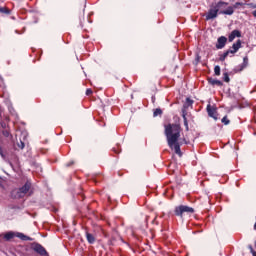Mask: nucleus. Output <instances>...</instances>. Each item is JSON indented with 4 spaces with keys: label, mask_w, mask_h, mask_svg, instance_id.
Segmentation results:
<instances>
[{
    "label": "nucleus",
    "mask_w": 256,
    "mask_h": 256,
    "mask_svg": "<svg viewBox=\"0 0 256 256\" xmlns=\"http://www.w3.org/2000/svg\"><path fill=\"white\" fill-rule=\"evenodd\" d=\"M165 136L168 147L174 149L176 155L181 157V145L187 143L185 139H181V126L177 124H168L165 126Z\"/></svg>",
    "instance_id": "1"
},
{
    "label": "nucleus",
    "mask_w": 256,
    "mask_h": 256,
    "mask_svg": "<svg viewBox=\"0 0 256 256\" xmlns=\"http://www.w3.org/2000/svg\"><path fill=\"white\" fill-rule=\"evenodd\" d=\"M0 13H9V10L6 8H0Z\"/></svg>",
    "instance_id": "25"
},
{
    "label": "nucleus",
    "mask_w": 256,
    "mask_h": 256,
    "mask_svg": "<svg viewBox=\"0 0 256 256\" xmlns=\"http://www.w3.org/2000/svg\"><path fill=\"white\" fill-rule=\"evenodd\" d=\"M249 248H250V251H251L252 255L256 256L255 251H253V247L250 246Z\"/></svg>",
    "instance_id": "28"
},
{
    "label": "nucleus",
    "mask_w": 256,
    "mask_h": 256,
    "mask_svg": "<svg viewBox=\"0 0 256 256\" xmlns=\"http://www.w3.org/2000/svg\"><path fill=\"white\" fill-rule=\"evenodd\" d=\"M16 237H18L19 239H21L22 241H33V239H31V237L26 236L23 233H16Z\"/></svg>",
    "instance_id": "12"
},
{
    "label": "nucleus",
    "mask_w": 256,
    "mask_h": 256,
    "mask_svg": "<svg viewBox=\"0 0 256 256\" xmlns=\"http://www.w3.org/2000/svg\"><path fill=\"white\" fill-rule=\"evenodd\" d=\"M13 237H15V233H13V232H8V233H6V234L4 235V239H5L6 241H10V239H13Z\"/></svg>",
    "instance_id": "15"
},
{
    "label": "nucleus",
    "mask_w": 256,
    "mask_h": 256,
    "mask_svg": "<svg viewBox=\"0 0 256 256\" xmlns=\"http://www.w3.org/2000/svg\"><path fill=\"white\" fill-rule=\"evenodd\" d=\"M226 44H227V37L221 36L217 40L216 48L223 49V47H225Z\"/></svg>",
    "instance_id": "6"
},
{
    "label": "nucleus",
    "mask_w": 256,
    "mask_h": 256,
    "mask_svg": "<svg viewBox=\"0 0 256 256\" xmlns=\"http://www.w3.org/2000/svg\"><path fill=\"white\" fill-rule=\"evenodd\" d=\"M18 147L20 149H24L25 148V143H23V142L18 143Z\"/></svg>",
    "instance_id": "26"
},
{
    "label": "nucleus",
    "mask_w": 256,
    "mask_h": 256,
    "mask_svg": "<svg viewBox=\"0 0 256 256\" xmlns=\"http://www.w3.org/2000/svg\"><path fill=\"white\" fill-rule=\"evenodd\" d=\"M209 84L210 85H217L218 87H221L223 85V82H221L220 80H217V79L210 78L209 79Z\"/></svg>",
    "instance_id": "13"
},
{
    "label": "nucleus",
    "mask_w": 256,
    "mask_h": 256,
    "mask_svg": "<svg viewBox=\"0 0 256 256\" xmlns=\"http://www.w3.org/2000/svg\"><path fill=\"white\" fill-rule=\"evenodd\" d=\"M31 189V183L27 182L22 188L16 189L12 192V197L14 199H21L29 193V190Z\"/></svg>",
    "instance_id": "2"
},
{
    "label": "nucleus",
    "mask_w": 256,
    "mask_h": 256,
    "mask_svg": "<svg viewBox=\"0 0 256 256\" xmlns=\"http://www.w3.org/2000/svg\"><path fill=\"white\" fill-rule=\"evenodd\" d=\"M241 5H243V4L240 2H236L232 7H233V9H239V7H241Z\"/></svg>",
    "instance_id": "23"
},
{
    "label": "nucleus",
    "mask_w": 256,
    "mask_h": 256,
    "mask_svg": "<svg viewBox=\"0 0 256 256\" xmlns=\"http://www.w3.org/2000/svg\"><path fill=\"white\" fill-rule=\"evenodd\" d=\"M221 121H222V123H224L225 125H229V123H231V121H229V118H227V116H224Z\"/></svg>",
    "instance_id": "19"
},
{
    "label": "nucleus",
    "mask_w": 256,
    "mask_h": 256,
    "mask_svg": "<svg viewBox=\"0 0 256 256\" xmlns=\"http://www.w3.org/2000/svg\"><path fill=\"white\" fill-rule=\"evenodd\" d=\"M0 155H1V157H4L3 150L1 148H0Z\"/></svg>",
    "instance_id": "30"
},
{
    "label": "nucleus",
    "mask_w": 256,
    "mask_h": 256,
    "mask_svg": "<svg viewBox=\"0 0 256 256\" xmlns=\"http://www.w3.org/2000/svg\"><path fill=\"white\" fill-rule=\"evenodd\" d=\"M195 210L192 207L189 206H179L175 209V214L178 217H181V215H183V213H194Z\"/></svg>",
    "instance_id": "3"
},
{
    "label": "nucleus",
    "mask_w": 256,
    "mask_h": 256,
    "mask_svg": "<svg viewBox=\"0 0 256 256\" xmlns=\"http://www.w3.org/2000/svg\"><path fill=\"white\" fill-rule=\"evenodd\" d=\"M191 105H193V101L191 99L187 98L186 103H185V107H189Z\"/></svg>",
    "instance_id": "21"
},
{
    "label": "nucleus",
    "mask_w": 256,
    "mask_h": 256,
    "mask_svg": "<svg viewBox=\"0 0 256 256\" xmlns=\"http://www.w3.org/2000/svg\"><path fill=\"white\" fill-rule=\"evenodd\" d=\"M235 37H241V32L239 30H233L229 35L228 39L231 42L235 40Z\"/></svg>",
    "instance_id": "10"
},
{
    "label": "nucleus",
    "mask_w": 256,
    "mask_h": 256,
    "mask_svg": "<svg viewBox=\"0 0 256 256\" xmlns=\"http://www.w3.org/2000/svg\"><path fill=\"white\" fill-rule=\"evenodd\" d=\"M223 80H224L226 83H229V81H230L229 74L224 73V74H223Z\"/></svg>",
    "instance_id": "20"
},
{
    "label": "nucleus",
    "mask_w": 256,
    "mask_h": 256,
    "mask_svg": "<svg viewBox=\"0 0 256 256\" xmlns=\"http://www.w3.org/2000/svg\"><path fill=\"white\" fill-rule=\"evenodd\" d=\"M220 13L222 15H233V13H235V9L233 8V6H229L226 10L220 11Z\"/></svg>",
    "instance_id": "11"
},
{
    "label": "nucleus",
    "mask_w": 256,
    "mask_h": 256,
    "mask_svg": "<svg viewBox=\"0 0 256 256\" xmlns=\"http://www.w3.org/2000/svg\"><path fill=\"white\" fill-rule=\"evenodd\" d=\"M227 5H229L227 2L220 1L218 2L214 7L218 12L224 11L223 9H227Z\"/></svg>",
    "instance_id": "8"
},
{
    "label": "nucleus",
    "mask_w": 256,
    "mask_h": 256,
    "mask_svg": "<svg viewBox=\"0 0 256 256\" xmlns=\"http://www.w3.org/2000/svg\"><path fill=\"white\" fill-rule=\"evenodd\" d=\"M34 251H36V253H39V255H47V250H45V248L43 246H41V244H36L34 246Z\"/></svg>",
    "instance_id": "7"
},
{
    "label": "nucleus",
    "mask_w": 256,
    "mask_h": 256,
    "mask_svg": "<svg viewBox=\"0 0 256 256\" xmlns=\"http://www.w3.org/2000/svg\"><path fill=\"white\" fill-rule=\"evenodd\" d=\"M247 65H249V58L244 57L243 64H242V69H245V67H247Z\"/></svg>",
    "instance_id": "17"
},
{
    "label": "nucleus",
    "mask_w": 256,
    "mask_h": 256,
    "mask_svg": "<svg viewBox=\"0 0 256 256\" xmlns=\"http://www.w3.org/2000/svg\"><path fill=\"white\" fill-rule=\"evenodd\" d=\"M253 15L256 17V10L253 12Z\"/></svg>",
    "instance_id": "31"
},
{
    "label": "nucleus",
    "mask_w": 256,
    "mask_h": 256,
    "mask_svg": "<svg viewBox=\"0 0 256 256\" xmlns=\"http://www.w3.org/2000/svg\"><path fill=\"white\" fill-rule=\"evenodd\" d=\"M3 135H4V137H9V132L4 131V132H3Z\"/></svg>",
    "instance_id": "29"
},
{
    "label": "nucleus",
    "mask_w": 256,
    "mask_h": 256,
    "mask_svg": "<svg viewBox=\"0 0 256 256\" xmlns=\"http://www.w3.org/2000/svg\"><path fill=\"white\" fill-rule=\"evenodd\" d=\"M86 239L88 241V243H95V236H93V234L91 233H86Z\"/></svg>",
    "instance_id": "14"
},
{
    "label": "nucleus",
    "mask_w": 256,
    "mask_h": 256,
    "mask_svg": "<svg viewBox=\"0 0 256 256\" xmlns=\"http://www.w3.org/2000/svg\"><path fill=\"white\" fill-rule=\"evenodd\" d=\"M161 113H163V111H161V109L157 108V109L154 111V117H157V115H161Z\"/></svg>",
    "instance_id": "22"
},
{
    "label": "nucleus",
    "mask_w": 256,
    "mask_h": 256,
    "mask_svg": "<svg viewBox=\"0 0 256 256\" xmlns=\"http://www.w3.org/2000/svg\"><path fill=\"white\" fill-rule=\"evenodd\" d=\"M218 13L219 11L217 10V8L215 6H212L208 11V13L206 14V21H211V19H216Z\"/></svg>",
    "instance_id": "4"
},
{
    "label": "nucleus",
    "mask_w": 256,
    "mask_h": 256,
    "mask_svg": "<svg viewBox=\"0 0 256 256\" xmlns=\"http://www.w3.org/2000/svg\"><path fill=\"white\" fill-rule=\"evenodd\" d=\"M91 93H93V91L91 89L86 90V95H91Z\"/></svg>",
    "instance_id": "27"
},
{
    "label": "nucleus",
    "mask_w": 256,
    "mask_h": 256,
    "mask_svg": "<svg viewBox=\"0 0 256 256\" xmlns=\"http://www.w3.org/2000/svg\"><path fill=\"white\" fill-rule=\"evenodd\" d=\"M214 73H215V75H217V76L221 75V67L215 66V67H214Z\"/></svg>",
    "instance_id": "18"
},
{
    "label": "nucleus",
    "mask_w": 256,
    "mask_h": 256,
    "mask_svg": "<svg viewBox=\"0 0 256 256\" xmlns=\"http://www.w3.org/2000/svg\"><path fill=\"white\" fill-rule=\"evenodd\" d=\"M183 119H184V125L187 129H189V125L187 124V118L185 117V115H183Z\"/></svg>",
    "instance_id": "24"
},
{
    "label": "nucleus",
    "mask_w": 256,
    "mask_h": 256,
    "mask_svg": "<svg viewBox=\"0 0 256 256\" xmlns=\"http://www.w3.org/2000/svg\"><path fill=\"white\" fill-rule=\"evenodd\" d=\"M239 49H241V40H238L236 43H234L232 45V49L228 50L229 53H237V51H239Z\"/></svg>",
    "instance_id": "9"
},
{
    "label": "nucleus",
    "mask_w": 256,
    "mask_h": 256,
    "mask_svg": "<svg viewBox=\"0 0 256 256\" xmlns=\"http://www.w3.org/2000/svg\"><path fill=\"white\" fill-rule=\"evenodd\" d=\"M229 53H231V52H229V50H228L224 54H222L220 56V61H225V59H227V57L229 56Z\"/></svg>",
    "instance_id": "16"
},
{
    "label": "nucleus",
    "mask_w": 256,
    "mask_h": 256,
    "mask_svg": "<svg viewBox=\"0 0 256 256\" xmlns=\"http://www.w3.org/2000/svg\"><path fill=\"white\" fill-rule=\"evenodd\" d=\"M207 113L209 115V117H212V119L214 121H217V108L215 107H211V105L207 106Z\"/></svg>",
    "instance_id": "5"
}]
</instances>
